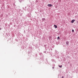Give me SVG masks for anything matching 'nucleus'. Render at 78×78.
Segmentation results:
<instances>
[{
  "label": "nucleus",
  "instance_id": "nucleus-1",
  "mask_svg": "<svg viewBox=\"0 0 78 78\" xmlns=\"http://www.w3.org/2000/svg\"><path fill=\"white\" fill-rule=\"evenodd\" d=\"M48 6H49V7H51L53 5H52L51 4H48Z\"/></svg>",
  "mask_w": 78,
  "mask_h": 78
},
{
  "label": "nucleus",
  "instance_id": "nucleus-2",
  "mask_svg": "<svg viewBox=\"0 0 78 78\" xmlns=\"http://www.w3.org/2000/svg\"><path fill=\"white\" fill-rule=\"evenodd\" d=\"M75 20H72L71 21V23H73V22H75Z\"/></svg>",
  "mask_w": 78,
  "mask_h": 78
},
{
  "label": "nucleus",
  "instance_id": "nucleus-3",
  "mask_svg": "<svg viewBox=\"0 0 78 78\" xmlns=\"http://www.w3.org/2000/svg\"><path fill=\"white\" fill-rule=\"evenodd\" d=\"M54 27L55 28H58V27H57V26H56V25H54Z\"/></svg>",
  "mask_w": 78,
  "mask_h": 78
},
{
  "label": "nucleus",
  "instance_id": "nucleus-4",
  "mask_svg": "<svg viewBox=\"0 0 78 78\" xmlns=\"http://www.w3.org/2000/svg\"><path fill=\"white\" fill-rule=\"evenodd\" d=\"M58 66L59 67L61 68L62 67V65H61L60 66V65H59Z\"/></svg>",
  "mask_w": 78,
  "mask_h": 78
},
{
  "label": "nucleus",
  "instance_id": "nucleus-5",
  "mask_svg": "<svg viewBox=\"0 0 78 78\" xmlns=\"http://www.w3.org/2000/svg\"><path fill=\"white\" fill-rule=\"evenodd\" d=\"M72 32L73 33V32H74V30H72Z\"/></svg>",
  "mask_w": 78,
  "mask_h": 78
},
{
  "label": "nucleus",
  "instance_id": "nucleus-6",
  "mask_svg": "<svg viewBox=\"0 0 78 78\" xmlns=\"http://www.w3.org/2000/svg\"><path fill=\"white\" fill-rule=\"evenodd\" d=\"M60 39V38H59V37H58L57 38V39Z\"/></svg>",
  "mask_w": 78,
  "mask_h": 78
},
{
  "label": "nucleus",
  "instance_id": "nucleus-7",
  "mask_svg": "<svg viewBox=\"0 0 78 78\" xmlns=\"http://www.w3.org/2000/svg\"><path fill=\"white\" fill-rule=\"evenodd\" d=\"M42 20H45V19L44 18H43L42 19Z\"/></svg>",
  "mask_w": 78,
  "mask_h": 78
},
{
  "label": "nucleus",
  "instance_id": "nucleus-8",
  "mask_svg": "<svg viewBox=\"0 0 78 78\" xmlns=\"http://www.w3.org/2000/svg\"><path fill=\"white\" fill-rule=\"evenodd\" d=\"M62 78H64V76H62Z\"/></svg>",
  "mask_w": 78,
  "mask_h": 78
},
{
  "label": "nucleus",
  "instance_id": "nucleus-9",
  "mask_svg": "<svg viewBox=\"0 0 78 78\" xmlns=\"http://www.w3.org/2000/svg\"><path fill=\"white\" fill-rule=\"evenodd\" d=\"M52 69H55V67H52Z\"/></svg>",
  "mask_w": 78,
  "mask_h": 78
},
{
  "label": "nucleus",
  "instance_id": "nucleus-10",
  "mask_svg": "<svg viewBox=\"0 0 78 78\" xmlns=\"http://www.w3.org/2000/svg\"><path fill=\"white\" fill-rule=\"evenodd\" d=\"M0 30H2V29L1 28Z\"/></svg>",
  "mask_w": 78,
  "mask_h": 78
}]
</instances>
